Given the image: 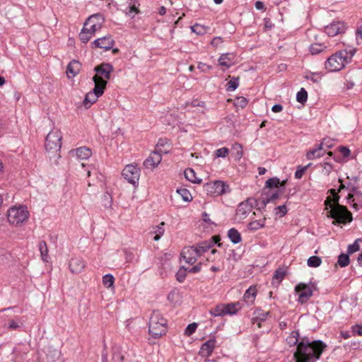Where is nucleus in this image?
I'll list each match as a JSON object with an SVG mask.
<instances>
[{
	"label": "nucleus",
	"instance_id": "f257e3e1",
	"mask_svg": "<svg viewBox=\"0 0 362 362\" xmlns=\"http://www.w3.org/2000/svg\"><path fill=\"white\" fill-rule=\"evenodd\" d=\"M339 182L341 185L338 189V192H336L334 189L329 190L332 197H327L325 202V210L327 211L328 217L336 220L339 223H346L352 221V215L345 206L339 204V196L338 195V192H340L341 189L345 188V185L342 183L341 179H339Z\"/></svg>",
	"mask_w": 362,
	"mask_h": 362
},
{
	"label": "nucleus",
	"instance_id": "f03ea898",
	"mask_svg": "<svg viewBox=\"0 0 362 362\" xmlns=\"http://www.w3.org/2000/svg\"><path fill=\"white\" fill-rule=\"evenodd\" d=\"M325 347L326 345L320 340L313 342L303 340L298 343L294 353L296 362H315L320 358Z\"/></svg>",
	"mask_w": 362,
	"mask_h": 362
},
{
	"label": "nucleus",
	"instance_id": "7ed1b4c3",
	"mask_svg": "<svg viewBox=\"0 0 362 362\" xmlns=\"http://www.w3.org/2000/svg\"><path fill=\"white\" fill-rule=\"evenodd\" d=\"M354 54L355 51L353 49L340 50L327 58L325 67L329 72L339 71L345 67Z\"/></svg>",
	"mask_w": 362,
	"mask_h": 362
},
{
	"label": "nucleus",
	"instance_id": "20e7f679",
	"mask_svg": "<svg viewBox=\"0 0 362 362\" xmlns=\"http://www.w3.org/2000/svg\"><path fill=\"white\" fill-rule=\"evenodd\" d=\"M104 22L105 18L100 13L90 16L85 22L79 34L80 40L83 43L88 42L95 32L101 29Z\"/></svg>",
	"mask_w": 362,
	"mask_h": 362
},
{
	"label": "nucleus",
	"instance_id": "39448f33",
	"mask_svg": "<svg viewBox=\"0 0 362 362\" xmlns=\"http://www.w3.org/2000/svg\"><path fill=\"white\" fill-rule=\"evenodd\" d=\"M167 320L158 311H153L148 322V333L154 338L165 334Z\"/></svg>",
	"mask_w": 362,
	"mask_h": 362
},
{
	"label": "nucleus",
	"instance_id": "423d86ee",
	"mask_svg": "<svg viewBox=\"0 0 362 362\" xmlns=\"http://www.w3.org/2000/svg\"><path fill=\"white\" fill-rule=\"evenodd\" d=\"M29 218V211L25 206L16 205L7 211L8 222L14 226L23 225Z\"/></svg>",
	"mask_w": 362,
	"mask_h": 362
},
{
	"label": "nucleus",
	"instance_id": "0eeeda50",
	"mask_svg": "<svg viewBox=\"0 0 362 362\" xmlns=\"http://www.w3.org/2000/svg\"><path fill=\"white\" fill-rule=\"evenodd\" d=\"M94 71H95V74L93 77L94 85H99L105 90L110 74L113 71L112 66L108 63H103L95 66Z\"/></svg>",
	"mask_w": 362,
	"mask_h": 362
},
{
	"label": "nucleus",
	"instance_id": "6e6552de",
	"mask_svg": "<svg viewBox=\"0 0 362 362\" xmlns=\"http://www.w3.org/2000/svg\"><path fill=\"white\" fill-rule=\"evenodd\" d=\"M62 134L59 129H54L49 132L45 139V148L49 152L58 153L62 148Z\"/></svg>",
	"mask_w": 362,
	"mask_h": 362
},
{
	"label": "nucleus",
	"instance_id": "1a4fd4ad",
	"mask_svg": "<svg viewBox=\"0 0 362 362\" xmlns=\"http://www.w3.org/2000/svg\"><path fill=\"white\" fill-rule=\"evenodd\" d=\"M295 293L298 296L297 301L303 304L305 303L313 296V287L304 283H299L295 286Z\"/></svg>",
	"mask_w": 362,
	"mask_h": 362
},
{
	"label": "nucleus",
	"instance_id": "9d476101",
	"mask_svg": "<svg viewBox=\"0 0 362 362\" xmlns=\"http://www.w3.org/2000/svg\"><path fill=\"white\" fill-rule=\"evenodd\" d=\"M122 176L128 182L135 185L139 182L140 169L136 165H127L122 170Z\"/></svg>",
	"mask_w": 362,
	"mask_h": 362
},
{
	"label": "nucleus",
	"instance_id": "9b49d317",
	"mask_svg": "<svg viewBox=\"0 0 362 362\" xmlns=\"http://www.w3.org/2000/svg\"><path fill=\"white\" fill-rule=\"evenodd\" d=\"M228 186L223 182L216 180L206 183L204 185V189L207 194L218 196L226 193L228 190Z\"/></svg>",
	"mask_w": 362,
	"mask_h": 362
},
{
	"label": "nucleus",
	"instance_id": "f8f14e48",
	"mask_svg": "<svg viewBox=\"0 0 362 362\" xmlns=\"http://www.w3.org/2000/svg\"><path fill=\"white\" fill-rule=\"evenodd\" d=\"M105 89L102 88V87L99 85L95 86L93 90L88 92L83 100V104L86 107H90L93 103H95L98 98L103 95L104 93Z\"/></svg>",
	"mask_w": 362,
	"mask_h": 362
},
{
	"label": "nucleus",
	"instance_id": "ddd939ff",
	"mask_svg": "<svg viewBox=\"0 0 362 362\" xmlns=\"http://www.w3.org/2000/svg\"><path fill=\"white\" fill-rule=\"evenodd\" d=\"M252 202L253 199H247L239 204L236 209V218L238 220H243L250 214L253 208Z\"/></svg>",
	"mask_w": 362,
	"mask_h": 362
},
{
	"label": "nucleus",
	"instance_id": "4468645a",
	"mask_svg": "<svg viewBox=\"0 0 362 362\" xmlns=\"http://www.w3.org/2000/svg\"><path fill=\"white\" fill-rule=\"evenodd\" d=\"M346 26L344 22L333 21L325 28V32L330 37H334L339 34L344 33Z\"/></svg>",
	"mask_w": 362,
	"mask_h": 362
},
{
	"label": "nucleus",
	"instance_id": "2eb2a0df",
	"mask_svg": "<svg viewBox=\"0 0 362 362\" xmlns=\"http://www.w3.org/2000/svg\"><path fill=\"white\" fill-rule=\"evenodd\" d=\"M199 252L196 250V248L193 246L185 247L183 248L181 256L186 263L192 265L197 261L198 258L200 257Z\"/></svg>",
	"mask_w": 362,
	"mask_h": 362
},
{
	"label": "nucleus",
	"instance_id": "dca6fc26",
	"mask_svg": "<svg viewBox=\"0 0 362 362\" xmlns=\"http://www.w3.org/2000/svg\"><path fill=\"white\" fill-rule=\"evenodd\" d=\"M218 64L223 71L228 69L235 64V55L233 53L222 54L218 59Z\"/></svg>",
	"mask_w": 362,
	"mask_h": 362
},
{
	"label": "nucleus",
	"instance_id": "f3484780",
	"mask_svg": "<svg viewBox=\"0 0 362 362\" xmlns=\"http://www.w3.org/2000/svg\"><path fill=\"white\" fill-rule=\"evenodd\" d=\"M161 160V154L157 151H154L151 152L149 156L144 161V166L147 169L153 170L158 166Z\"/></svg>",
	"mask_w": 362,
	"mask_h": 362
},
{
	"label": "nucleus",
	"instance_id": "a211bd4d",
	"mask_svg": "<svg viewBox=\"0 0 362 362\" xmlns=\"http://www.w3.org/2000/svg\"><path fill=\"white\" fill-rule=\"evenodd\" d=\"M86 267L85 260L80 257H72L69 263V268L73 274H80Z\"/></svg>",
	"mask_w": 362,
	"mask_h": 362
},
{
	"label": "nucleus",
	"instance_id": "6ab92c4d",
	"mask_svg": "<svg viewBox=\"0 0 362 362\" xmlns=\"http://www.w3.org/2000/svg\"><path fill=\"white\" fill-rule=\"evenodd\" d=\"M325 139L322 141L320 144L315 146V147L310 149L306 153V158L308 160H314L322 157L325 152L324 149V145H325Z\"/></svg>",
	"mask_w": 362,
	"mask_h": 362
},
{
	"label": "nucleus",
	"instance_id": "aec40b11",
	"mask_svg": "<svg viewBox=\"0 0 362 362\" xmlns=\"http://www.w3.org/2000/svg\"><path fill=\"white\" fill-rule=\"evenodd\" d=\"M114 45L115 41L110 35L98 38L93 42V45L95 47H99L105 50H109L112 49Z\"/></svg>",
	"mask_w": 362,
	"mask_h": 362
},
{
	"label": "nucleus",
	"instance_id": "412c9836",
	"mask_svg": "<svg viewBox=\"0 0 362 362\" xmlns=\"http://www.w3.org/2000/svg\"><path fill=\"white\" fill-rule=\"evenodd\" d=\"M217 237H213L211 240L202 242L199 243L194 247L196 248V250L199 252V255L201 257L206 252H207L210 249L213 247V246L216 243Z\"/></svg>",
	"mask_w": 362,
	"mask_h": 362
},
{
	"label": "nucleus",
	"instance_id": "4be33fe9",
	"mask_svg": "<svg viewBox=\"0 0 362 362\" xmlns=\"http://www.w3.org/2000/svg\"><path fill=\"white\" fill-rule=\"evenodd\" d=\"M216 341L215 338H211L204 343L201 347L199 354L202 356L209 357L211 355L216 346Z\"/></svg>",
	"mask_w": 362,
	"mask_h": 362
},
{
	"label": "nucleus",
	"instance_id": "5701e85b",
	"mask_svg": "<svg viewBox=\"0 0 362 362\" xmlns=\"http://www.w3.org/2000/svg\"><path fill=\"white\" fill-rule=\"evenodd\" d=\"M127 4L128 6L124 11V13L126 16L130 17L131 18H134L136 15L140 13V4L138 0H129Z\"/></svg>",
	"mask_w": 362,
	"mask_h": 362
},
{
	"label": "nucleus",
	"instance_id": "b1692460",
	"mask_svg": "<svg viewBox=\"0 0 362 362\" xmlns=\"http://www.w3.org/2000/svg\"><path fill=\"white\" fill-rule=\"evenodd\" d=\"M165 223L161 222L158 225L152 226L150 228L148 235L153 236L155 241H158L165 233Z\"/></svg>",
	"mask_w": 362,
	"mask_h": 362
},
{
	"label": "nucleus",
	"instance_id": "393cba45",
	"mask_svg": "<svg viewBox=\"0 0 362 362\" xmlns=\"http://www.w3.org/2000/svg\"><path fill=\"white\" fill-rule=\"evenodd\" d=\"M81 65L78 61L73 60L67 66L66 74L68 78L75 77L81 70Z\"/></svg>",
	"mask_w": 362,
	"mask_h": 362
},
{
	"label": "nucleus",
	"instance_id": "a878e982",
	"mask_svg": "<svg viewBox=\"0 0 362 362\" xmlns=\"http://www.w3.org/2000/svg\"><path fill=\"white\" fill-rule=\"evenodd\" d=\"M71 153L81 160H86L92 155L91 149L85 146L77 148L76 149L71 151Z\"/></svg>",
	"mask_w": 362,
	"mask_h": 362
},
{
	"label": "nucleus",
	"instance_id": "bb28decb",
	"mask_svg": "<svg viewBox=\"0 0 362 362\" xmlns=\"http://www.w3.org/2000/svg\"><path fill=\"white\" fill-rule=\"evenodd\" d=\"M257 289L255 286H251L243 295V300L248 304H253L256 298Z\"/></svg>",
	"mask_w": 362,
	"mask_h": 362
},
{
	"label": "nucleus",
	"instance_id": "cd10ccee",
	"mask_svg": "<svg viewBox=\"0 0 362 362\" xmlns=\"http://www.w3.org/2000/svg\"><path fill=\"white\" fill-rule=\"evenodd\" d=\"M23 325V322L21 317H16L13 319H10L5 324L4 327L10 330H18L20 329Z\"/></svg>",
	"mask_w": 362,
	"mask_h": 362
},
{
	"label": "nucleus",
	"instance_id": "c85d7f7f",
	"mask_svg": "<svg viewBox=\"0 0 362 362\" xmlns=\"http://www.w3.org/2000/svg\"><path fill=\"white\" fill-rule=\"evenodd\" d=\"M242 308V304L240 302L230 303L225 304L226 315H233L238 313Z\"/></svg>",
	"mask_w": 362,
	"mask_h": 362
},
{
	"label": "nucleus",
	"instance_id": "c756f323",
	"mask_svg": "<svg viewBox=\"0 0 362 362\" xmlns=\"http://www.w3.org/2000/svg\"><path fill=\"white\" fill-rule=\"evenodd\" d=\"M228 237L233 244H238L242 240L240 233L235 228H230L228 230Z\"/></svg>",
	"mask_w": 362,
	"mask_h": 362
},
{
	"label": "nucleus",
	"instance_id": "7c9ffc66",
	"mask_svg": "<svg viewBox=\"0 0 362 362\" xmlns=\"http://www.w3.org/2000/svg\"><path fill=\"white\" fill-rule=\"evenodd\" d=\"M176 192L182 197L184 202H190L193 199L190 192L186 188H177Z\"/></svg>",
	"mask_w": 362,
	"mask_h": 362
},
{
	"label": "nucleus",
	"instance_id": "2f4dec72",
	"mask_svg": "<svg viewBox=\"0 0 362 362\" xmlns=\"http://www.w3.org/2000/svg\"><path fill=\"white\" fill-rule=\"evenodd\" d=\"M185 176L187 180L193 183H200L202 180L197 177L196 173L192 168H187L185 171Z\"/></svg>",
	"mask_w": 362,
	"mask_h": 362
},
{
	"label": "nucleus",
	"instance_id": "473e14b6",
	"mask_svg": "<svg viewBox=\"0 0 362 362\" xmlns=\"http://www.w3.org/2000/svg\"><path fill=\"white\" fill-rule=\"evenodd\" d=\"M39 250L40 252V255H41L42 259L43 260V262H47L49 261V257L48 255L47 245L45 241L40 242Z\"/></svg>",
	"mask_w": 362,
	"mask_h": 362
},
{
	"label": "nucleus",
	"instance_id": "72a5a7b5",
	"mask_svg": "<svg viewBox=\"0 0 362 362\" xmlns=\"http://www.w3.org/2000/svg\"><path fill=\"white\" fill-rule=\"evenodd\" d=\"M209 313L212 316H224L226 315L225 304L217 305L214 309L209 311Z\"/></svg>",
	"mask_w": 362,
	"mask_h": 362
},
{
	"label": "nucleus",
	"instance_id": "f704fd0d",
	"mask_svg": "<svg viewBox=\"0 0 362 362\" xmlns=\"http://www.w3.org/2000/svg\"><path fill=\"white\" fill-rule=\"evenodd\" d=\"M265 225V218L256 220L249 223L247 228L249 230L255 231L262 228Z\"/></svg>",
	"mask_w": 362,
	"mask_h": 362
},
{
	"label": "nucleus",
	"instance_id": "c9c22d12",
	"mask_svg": "<svg viewBox=\"0 0 362 362\" xmlns=\"http://www.w3.org/2000/svg\"><path fill=\"white\" fill-rule=\"evenodd\" d=\"M209 28L199 23H196L195 25L191 27V30L196 33L198 35H204L208 32Z\"/></svg>",
	"mask_w": 362,
	"mask_h": 362
},
{
	"label": "nucleus",
	"instance_id": "e433bc0d",
	"mask_svg": "<svg viewBox=\"0 0 362 362\" xmlns=\"http://www.w3.org/2000/svg\"><path fill=\"white\" fill-rule=\"evenodd\" d=\"M115 278L112 274H105L103 276V284L107 288H113Z\"/></svg>",
	"mask_w": 362,
	"mask_h": 362
},
{
	"label": "nucleus",
	"instance_id": "4c0bfd02",
	"mask_svg": "<svg viewBox=\"0 0 362 362\" xmlns=\"http://www.w3.org/2000/svg\"><path fill=\"white\" fill-rule=\"evenodd\" d=\"M322 264V259L320 257L312 256L308 259L307 264L310 267H318Z\"/></svg>",
	"mask_w": 362,
	"mask_h": 362
},
{
	"label": "nucleus",
	"instance_id": "58836bf2",
	"mask_svg": "<svg viewBox=\"0 0 362 362\" xmlns=\"http://www.w3.org/2000/svg\"><path fill=\"white\" fill-rule=\"evenodd\" d=\"M325 49L326 46L325 45L315 43L310 45V52L312 54H317Z\"/></svg>",
	"mask_w": 362,
	"mask_h": 362
},
{
	"label": "nucleus",
	"instance_id": "ea45409f",
	"mask_svg": "<svg viewBox=\"0 0 362 362\" xmlns=\"http://www.w3.org/2000/svg\"><path fill=\"white\" fill-rule=\"evenodd\" d=\"M308 99V93L305 88H302L296 94V100L301 103L304 104Z\"/></svg>",
	"mask_w": 362,
	"mask_h": 362
},
{
	"label": "nucleus",
	"instance_id": "a19ab883",
	"mask_svg": "<svg viewBox=\"0 0 362 362\" xmlns=\"http://www.w3.org/2000/svg\"><path fill=\"white\" fill-rule=\"evenodd\" d=\"M349 257L348 255L346 254H341L338 257V264L340 267H346L349 264Z\"/></svg>",
	"mask_w": 362,
	"mask_h": 362
},
{
	"label": "nucleus",
	"instance_id": "79ce46f5",
	"mask_svg": "<svg viewBox=\"0 0 362 362\" xmlns=\"http://www.w3.org/2000/svg\"><path fill=\"white\" fill-rule=\"evenodd\" d=\"M239 86L238 78L233 77L228 83L227 90L234 91Z\"/></svg>",
	"mask_w": 362,
	"mask_h": 362
},
{
	"label": "nucleus",
	"instance_id": "37998d69",
	"mask_svg": "<svg viewBox=\"0 0 362 362\" xmlns=\"http://www.w3.org/2000/svg\"><path fill=\"white\" fill-rule=\"evenodd\" d=\"M229 153V149L226 147L218 148L214 151L216 158H226Z\"/></svg>",
	"mask_w": 362,
	"mask_h": 362
},
{
	"label": "nucleus",
	"instance_id": "c03bdc74",
	"mask_svg": "<svg viewBox=\"0 0 362 362\" xmlns=\"http://www.w3.org/2000/svg\"><path fill=\"white\" fill-rule=\"evenodd\" d=\"M285 276V272L283 269H277L273 276V282L276 283L281 282Z\"/></svg>",
	"mask_w": 362,
	"mask_h": 362
},
{
	"label": "nucleus",
	"instance_id": "a18cd8bd",
	"mask_svg": "<svg viewBox=\"0 0 362 362\" xmlns=\"http://www.w3.org/2000/svg\"><path fill=\"white\" fill-rule=\"evenodd\" d=\"M361 241H362L361 239L358 238V239H356L353 244L349 245L348 247V252L349 254H352V253H354V252L358 251L360 249L359 243Z\"/></svg>",
	"mask_w": 362,
	"mask_h": 362
},
{
	"label": "nucleus",
	"instance_id": "49530a36",
	"mask_svg": "<svg viewBox=\"0 0 362 362\" xmlns=\"http://www.w3.org/2000/svg\"><path fill=\"white\" fill-rule=\"evenodd\" d=\"M197 328V324L195 322L191 323L187 325V327L185 329V335L189 337L193 333L195 332L196 329Z\"/></svg>",
	"mask_w": 362,
	"mask_h": 362
},
{
	"label": "nucleus",
	"instance_id": "de8ad7c7",
	"mask_svg": "<svg viewBox=\"0 0 362 362\" xmlns=\"http://www.w3.org/2000/svg\"><path fill=\"white\" fill-rule=\"evenodd\" d=\"M179 298V293L176 291H172L168 295V300L173 303H176L178 301Z\"/></svg>",
	"mask_w": 362,
	"mask_h": 362
},
{
	"label": "nucleus",
	"instance_id": "09e8293b",
	"mask_svg": "<svg viewBox=\"0 0 362 362\" xmlns=\"http://www.w3.org/2000/svg\"><path fill=\"white\" fill-rule=\"evenodd\" d=\"M322 75L320 73H310L305 76V78L313 82H319L321 80Z\"/></svg>",
	"mask_w": 362,
	"mask_h": 362
},
{
	"label": "nucleus",
	"instance_id": "8fccbe9b",
	"mask_svg": "<svg viewBox=\"0 0 362 362\" xmlns=\"http://www.w3.org/2000/svg\"><path fill=\"white\" fill-rule=\"evenodd\" d=\"M287 207L286 205H281L278 206L275 208V213L276 215H278L279 217H283L285 216L287 213Z\"/></svg>",
	"mask_w": 362,
	"mask_h": 362
},
{
	"label": "nucleus",
	"instance_id": "3c124183",
	"mask_svg": "<svg viewBox=\"0 0 362 362\" xmlns=\"http://www.w3.org/2000/svg\"><path fill=\"white\" fill-rule=\"evenodd\" d=\"M280 184V180L277 177H272L266 182V186L269 188L277 187Z\"/></svg>",
	"mask_w": 362,
	"mask_h": 362
},
{
	"label": "nucleus",
	"instance_id": "603ef678",
	"mask_svg": "<svg viewBox=\"0 0 362 362\" xmlns=\"http://www.w3.org/2000/svg\"><path fill=\"white\" fill-rule=\"evenodd\" d=\"M186 271L187 269H185L183 267H181L179 271L176 274L177 280L180 282H182L186 277Z\"/></svg>",
	"mask_w": 362,
	"mask_h": 362
},
{
	"label": "nucleus",
	"instance_id": "864d4df0",
	"mask_svg": "<svg viewBox=\"0 0 362 362\" xmlns=\"http://www.w3.org/2000/svg\"><path fill=\"white\" fill-rule=\"evenodd\" d=\"M308 166H298L296 173H295V178L296 179H300L303 174L305 173V170H307Z\"/></svg>",
	"mask_w": 362,
	"mask_h": 362
},
{
	"label": "nucleus",
	"instance_id": "5fc2aeb1",
	"mask_svg": "<svg viewBox=\"0 0 362 362\" xmlns=\"http://www.w3.org/2000/svg\"><path fill=\"white\" fill-rule=\"evenodd\" d=\"M197 68L204 73H206L212 69L211 65H209L204 62H199L198 64Z\"/></svg>",
	"mask_w": 362,
	"mask_h": 362
},
{
	"label": "nucleus",
	"instance_id": "6e6d98bb",
	"mask_svg": "<svg viewBox=\"0 0 362 362\" xmlns=\"http://www.w3.org/2000/svg\"><path fill=\"white\" fill-rule=\"evenodd\" d=\"M233 149L236 151V158L240 159L243 156V148L239 144H235L233 146Z\"/></svg>",
	"mask_w": 362,
	"mask_h": 362
},
{
	"label": "nucleus",
	"instance_id": "4d7b16f0",
	"mask_svg": "<svg viewBox=\"0 0 362 362\" xmlns=\"http://www.w3.org/2000/svg\"><path fill=\"white\" fill-rule=\"evenodd\" d=\"M298 333L296 332H293L290 337H288L287 340L288 343L296 344L298 342Z\"/></svg>",
	"mask_w": 362,
	"mask_h": 362
},
{
	"label": "nucleus",
	"instance_id": "13d9d810",
	"mask_svg": "<svg viewBox=\"0 0 362 362\" xmlns=\"http://www.w3.org/2000/svg\"><path fill=\"white\" fill-rule=\"evenodd\" d=\"M235 104L241 107H244L247 105V100L244 97H239L236 99Z\"/></svg>",
	"mask_w": 362,
	"mask_h": 362
},
{
	"label": "nucleus",
	"instance_id": "bf43d9fd",
	"mask_svg": "<svg viewBox=\"0 0 362 362\" xmlns=\"http://www.w3.org/2000/svg\"><path fill=\"white\" fill-rule=\"evenodd\" d=\"M223 42L222 38L221 37H215L211 40V45L217 47Z\"/></svg>",
	"mask_w": 362,
	"mask_h": 362
},
{
	"label": "nucleus",
	"instance_id": "052dcab7",
	"mask_svg": "<svg viewBox=\"0 0 362 362\" xmlns=\"http://www.w3.org/2000/svg\"><path fill=\"white\" fill-rule=\"evenodd\" d=\"M332 170V165L329 163H324L323 164V173L329 175Z\"/></svg>",
	"mask_w": 362,
	"mask_h": 362
},
{
	"label": "nucleus",
	"instance_id": "680f3d73",
	"mask_svg": "<svg viewBox=\"0 0 362 362\" xmlns=\"http://www.w3.org/2000/svg\"><path fill=\"white\" fill-rule=\"evenodd\" d=\"M339 150L344 157H347L350 154V150L345 146H340L339 148Z\"/></svg>",
	"mask_w": 362,
	"mask_h": 362
},
{
	"label": "nucleus",
	"instance_id": "e2e57ef3",
	"mask_svg": "<svg viewBox=\"0 0 362 362\" xmlns=\"http://www.w3.org/2000/svg\"><path fill=\"white\" fill-rule=\"evenodd\" d=\"M124 253L127 262H132L134 257V254L132 252L127 250H125Z\"/></svg>",
	"mask_w": 362,
	"mask_h": 362
},
{
	"label": "nucleus",
	"instance_id": "0e129e2a",
	"mask_svg": "<svg viewBox=\"0 0 362 362\" xmlns=\"http://www.w3.org/2000/svg\"><path fill=\"white\" fill-rule=\"evenodd\" d=\"M201 270V264L199 263L198 264L194 266L193 267L190 268L188 272L191 273H197L199 272Z\"/></svg>",
	"mask_w": 362,
	"mask_h": 362
},
{
	"label": "nucleus",
	"instance_id": "69168bd1",
	"mask_svg": "<svg viewBox=\"0 0 362 362\" xmlns=\"http://www.w3.org/2000/svg\"><path fill=\"white\" fill-rule=\"evenodd\" d=\"M282 110H283V107L281 105H279V104L274 105L272 107V110L274 112H280L282 111Z\"/></svg>",
	"mask_w": 362,
	"mask_h": 362
},
{
	"label": "nucleus",
	"instance_id": "338daca9",
	"mask_svg": "<svg viewBox=\"0 0 362 362\" xmlns=\"http://www.w3.org/2000/svg\"><path fill=\"white\" fill-rule=\"evenodd\" d=\"M353 331L354 333L357 334L358 335L362 336V326H355L353 329Z\"/></svg>",
	"mask_w": 362,
	"mask_h": 362
},
{
	"label": "nucleus",
	"instance_id": "774afa93",
	"mask_svg": "<svg viewBox=\"0 0 362 362\" xmlns=\"http://www.w3.org/2000/svg\"><path fill=\"white\" fill-rule=\"evenodd\" d=\"M255 6L256 9L262 10L264 8V5L263 2L260 1H257L255 2Z\"/></svg>",
	"mask_w": 362,
	"mask_h": 362
}]
</instances>
